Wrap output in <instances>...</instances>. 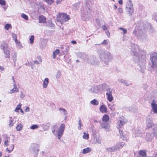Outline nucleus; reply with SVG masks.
Wrapping results in <instances>:
<instances>
[{
    "instance_id": "nucleus-9",
    "label": "nucleus",
    "mask_w": 157,
    "mask_h": 157,
    "mask_svg": "<svg viewBox=\"0 0 157 157\" xmlns=\"http://www.w3.org/2000/svg\"><path fill=\"white\" fill-rule=\"evenodd\" d=\"M151 105L154 113H157V104L156 103L155 100L152 101Z\"/></svg>"
},
{
    "instance_id": "nucleus-18",
    "label": "nucleus",
    "mask_w": 157,
    "mask_h": 157,
    "mask_svg": "<svg viewBox=\"0 0 157 157\" xmlns=\"http://www.w3.org/2000/svg\"><path fill=\"white\" fill-rule=\"evenodd\" d=\"M18 91L19 90L18 89L17 87H14L13 89L10 90V93L11 94H12L14 92H18Z\"/></svg>"
},
{
    "instance_id": "nucleus-10",
    "label": "nucleus",
    "mask_w": 157,
    "mask_h": 157,
    "mask_svg": "<svg viewBox=\"0 0 157 157\" xmlns=\"http://www.w3.org/2000/svg\"><path fill=\"white\" fill-rule=\"evenodd\" d=\"M39 22L43 23H46V18L43 15L40 16L38 17Z\"/></svg>"
},
{
    "instance_id": "nucleus-28",
    "label": "nucleus",
    "mask_w": 157,
    "mask_h": 157,
    "mask_svg": "<svg viewBox=\"0 0 157 157\" xmlns=\"http://www.w3.org/2000/svg\"><path fill=\"white\" fill-rule=\"evenodd\" d=\"M34 36L32 35L31 36L29 39L30 43L31 44H32L34 42Z\"/></svg>"
},
{
    "instance_id": "nucleus-34",
    "label": "nucleus",
    "mask_w": 157,
    "mask_h": 157,
    "mask_svg": "<svg viewBox=\"0 0 157 157\" xmlns=\"http://www.w3.org/2000/svg\"><path fill=\"white\" fill-rule=\"evenodd\" d=\"M120 29L122 30L123 32V33L124 34H125L127 32V30L124 28H120Z\"/></svg>"
},
{
    "instance_id": "nucleus-40",
    "label": "nucleus",
    "mask_w": 157,
    "mask_h": 157,
    "mask_svg": "<svg viewBox=\"0 0 157 157\" xmlns=\"http://www.w3.org/2000/svg\"><path fill=\"white\" fill-rule=\"evenodd\" d=\"M71 42L73 44H76V41L74 40L71 41Z\"/></svg>"
},
{
    "instance_id": "nucleus-38",
    "label": "nucleus",
    "mask_w": 157,
    "mask_h": 157,
    "mask_svg": "<svg viewBox=\"0 0 157 157\" xmlns=\"http://www.w3.org/2000/svg\"><path fill=\"white\" fill-rule=\"evenodd\" d=\"M37 58L39 60V61L40 62H42V59L40 56H39L37 57Z\"/></svg>"
},
{
    "instance_id": "nucleus-44",
    "label": "nucleus",
    "mask_w": 157,
    "mask_h": 157,
    "mask_svg": "<svg viewBox=\"0 0 157 157\" xmlns=\"http://www.w3.org/2000/svg\"><path fill=\"white\" fill-rule=\"evenodd\" d=\"M119 4H120L121 5H122V3H123L122 0H120V1L119 2Z\"/></svg>"
},
{
    "instance_id": "nucleus-32",
    "label": "nucleus",
    "mask_w": 157,
    "mask_h": 157,
    "mask_svg": "<svg viewBox=\"0 0 157 157\" xmlns=\"http://www.w3.org/2000/svg\"><path fill=\"white\" fill-rule=\"evenodd\" d=\"M108 44V42L106 40H104L101 44H99L98 45H100L101 44Z\"/></svg>"
},
{
    "instance_id": "nucleus-20",
    "label": "nucleus",
    "mask_w": 157,
    "mask_h": 157,
    "mask_svg": "<svg viewBox=\"0 0 157 157\" xmlns=\"http://www.w3.org/2000/svg\"><path fill=\"white\" fill-rule=\"evenodd\" d=\"M10 120H9V126L10 127H12L13 126V125H14V123L15 122H14L12 120V118L11 117H10Z\"/></svg>"
},
{
    "instance_id": "nucleus-50",
    "label": "nucleus",
    "mask_w": 157,
    "mask_h": 157,
    "mask_svg": "<svg viewBox=\"0 0 157 157\" xmlns=\"http://www.w3.org/2000/svg\"><path fill=\"white\" fill-rule=\"evenodd\" d=\"M2 141V139L0 137V144H1Z\"/></svg>"
},
{
    "instance_id": "nucleus-45",
    "label": "nucleus",
    "mask_w": 157,
    "mask_h": 157,
    "mask_svg": "<svg viewBox=\"0 0 157 157\" xmlns=\"http://www.w3.org/2000/svg\"><path fill=\"white\" fill-rule=\"evenodd\" d=\"M0 69L2 71L4 69V68L3 67L0 65Z\"/></svg>"
},
{
    "instance_id": "nucleus-27",
    "label": "nucleus",
    "mask_w": 157,
    "mask_h": 157,
    "mask_svg": "<svg viewBox=\"0 0 157 157\" xmlns=\"http://www.w3.org/2000/svg\"><path fill=\"white\" fill-rule=\"evenodd\" d=\"M5 28L6 30H8L10 28H11V25L10 24H6L5 26Z\"/></svg>"
},
{
    "instance_id": "nucleus-4",
    "label": "nucleus",
    "mask_w": 157,
    "mask_h": 157,
    "mask_svg": "<svg viewBox=\"0 0 157 157\" xmlns=\"http://www.w3.org/2000/svg\"><path fill=\"white\" fill-rule=\"evenodd\" d=\"M150 59L152 64V67L153 68H157V53H154L153 55L150 58Z\"/></svg>"
},
{
    "instance_id": "nucleus-48",
    "label": "nucleus",
    "mask_w": 157,
    "mask_h": 157,
    "mask_svg": "<svg viewBox=\"0 0 157 157\" xmlns=\"http://www.w3.org/2000/svg\"><path fill=\"white\" fill-rule=\"evenodd\" d=\"M114 6L115 9H117V7L116 5H114Z\"/></svg>"
},
{
    "instance_id": "nucleus-39",
    "label": "nucleus",
    "mask_w": 157,
    "mask_h": 157,
    "mask_svg": "<svg viewBox=\"0 0 157 157\" xmlns=\"http://www.w3.org/2000/svg\"><path fill=\"white\" fill-rule=\"evenodd\" d=\"M60 110H62L65 113H66V110L64 109H61L60 108L59 109Z\"/></svg>"
},
{
    "instance_id": "nucleus-37",
    "label": "nucleus",
    "mask_w": 157,
    "mask_h": 157,
    "mask_svg": "<svg viewBox=\"0 0 157 157\" xmlns=\"http://www.w3.org/2000/svg\"><path fill=\"white\" fill-rule=\"evenodd\" d=\"M102 28L103 30H104L107 29V28L105 25H103L102 27Z\"/></svg>"
},
{
    "instance_id": "nucleus-5",
    "label": "nucleus",
    "mask_w": 157,
    "mask_h": 157,
    "mask_svg": "<svg viewBox=\"0 0 157 157\" xmlns=\"http://www.w3.org/2000/svg\"><path fill=\"white\" fill-rule=\"evenodd\" d=\"M65 128V124H61L59 127V129L58 132V138L59 139H60V138L63 135Z\"/></svg>"
},
{
    "instance_id": "nucleus-23",
    "label": "nucleus",
    "mask_w": 157,
    "mask_h": 157,
    "mask_svg": "<svg viewBox=\"0 0 157 157\" xmlns=\"http://www.w3.org/2000/svg\"><path fill=\"white\" fill-rule=\"evenodd\" d=\"M22 125L21 124H18L16 127V129L18 131L21 130L22 128Z\"/></svg>"
},
{
    "instance_id": "nucleus-35",
    "label": "nucleus",
    "mask_w": 157,
    "mask_h": 157,
    "mask_svg": "<svg viewBox=\"0 0 157 157\" xmlns=\"http://www.w3.org/2000/svg\"><path fill=\"white\" fill-rule=\"evenodd\" d=\"M118 11L120 13H122L123 12V10L121 8H119L118 9Z\"/></svg>"
},
{
    "instance_id": "nucleus-7",
    "label": "nucleus",
    "mask_w": 157,
    "mask_h": 157,
    "mask_svg": "<svg viewBox=\"0 0 157 157\" xmlns=\"http://www.w3.org/2000/svg\"><path fill=\"white\" fill-rule=\"evenodd\" d=\"M126 7L128 9V12L130 13H133L134 11V9L133 8V5L132 4L131 1L129 0V2L126 5Z\"/></svg>"
},
{
    "instance_id": "nucleus-12",
    "label": "nucleus",
    "mask_w": 157,
    "mask_h": 157,
    "mask_svg": "<svg viewBox=\"0 0 157 157\" xmlns=\"http://www.w3.org/2000/svg\"><path fill=\"white\" fill-rule=\"evenodd\" d=\"M99 109L100 111L102 113H107V108L104 105H101Z\"/></svg>"
},
{
    "instance_id": "nucleus-46",
    "label": "nucleus",
    "mask_w": 157,
    "mask_h": 157,
    "mask_svg": "<svg viewBox=\"0 0 157 157\" xmlns=\"http://www.w3.org/2000/svg\"><path fill=\"white\" fill-rule=\"evenodd\" d=\"M20 111L22 113V114H23L24 113V112H23V111L22 110V109H20Z\"/></svg>"
},
{
    "instance_id": "nucleus-2",
    "label": "nucleus",
    "mask_w": 157,
    "mask_h": 157,
    "mask_svg": "<svg viewBox=\"0 0 157 157\" xmlns=\"http://www.w3.org/2000/svg\"><path fill=\"white\" fill-rule=\"evenodd\" d=\"M4 139V146L7 147L6 150L8 153H10L13 151L14 148V145L13 144H10V137L5 136Z\"/></svg>"
},
{
    "instance_id": "nucleus-11",
    "label": "nucleus",
    "mask_w": 157,
    "mask_h": 157,
    "mask_svg": "<svg viewBox=\"0 0 157 157\" xmlns=\"http://www.w3.org/2000/svg\"><path fill=\"white\" fill-rule=\"evenodd\" d=\"M101 126L102 128L105 129H108L109 127V125L107 122H103L101 124Z\"/></svg>"
},
{
    "instance_id": "nucleus-30",
    "label": "nucleus",
    "mask_w": 157,
    "mask_h": 157,
    "mask_svg": "<svg viewBox=\"0 0 157 157\" xmlns=\"http://www.w3.org/2000/svg\"><path fill=\"white\" fill-rule=\"evenodd\" d=\"M15 41L16 43L18 45V46H20L21 45V43L20 41H18L17 40V37L16 36V38L15 39Z\"/></svg>"
},
{
    "instance_id": "nucleus-13",
    "label": "nucleus",
    "mask_w": 157,
    "mask_h": 157,
    "mask_svg": "<svg viewBox=\"0 0 157 157\" xmlns=\"http://www.w3.org/2000/svg\"><path fill=\"white\" fill-rule=\"evenodd\" d=\"M139 154L142 157H146L147 156L146 151L145 150H139Z\"/></svg>"
},
{
    "instance_id": "nucleus-15",
    "label": "nucleus",
    "mask_w": 157,
    "mask_h": 157,
    "mask_svg": "<svg viewBox=\"0 0 157 157\" xmlns=\"http://www.w3.org/2000/svg\"><path fill=\"white\" fill-rule=\"evenodd\" d=\"M60 51L59 49H56L54 50L53 52V57L54 59H55L56 56L59 53Z\"/></svg>"
},
{
    "instance_id": "nucleus-52",
    "label": "nucleus",
    "mask_w": 157,
    "mask_h": 157,
    "mask_svg": "<svg viewBox=\"0 0 157 157\" xmlns=\"http://www.w3.org/2000/svg\"><path fill=\"white\" fill-rule=\"evenodd\" d=\"M4 157H9V156H5Z\"/></svg>"
},
{
    "instance_id": "nucleus-24",
    "label": "nucleus",
    "mask_w": 157,
    "mask_h": 157,
    "mask_svg": "<svg viewBox=\"0 0 157 157\" xmlns=\"http://www.w3.org/2000/svg\"><path fill=\"white\" fill-rule=\"evenodd\" d=\"M106 150L108 152H114V151L115 149L113 147H111L107 148L106 149Z\"/></svg>"
},
{
    "instance_id": "nucleus-8",
    "label": "nucleus",
    "mask_w": 157,
    "mask_h": 157,
    "mask_svg": "<svg viewBox=\"0 0 157 157\" xmlns=\"http://www.w3.org/2000/svg\"><path fill=\"white\" fill-rule=\"evenodd\" d=\"M108 92L106 93V95L107 96V99L109 102L112 101L113 98L112 95V91L110 90V89H109L107 90Z\"/></svg>"
},
{
    "instance_id": "nucleus-41",
    "label": "nucleus",
    "mask_w": 157,
    "mask_h": 157,
    "mask_svg": "<svg viewBox=\"0 0 157 157\" xmlns=\"http://www.w3.org/2000/svg\"><path fill=\"white\" fill-rule=\"evenodd\" d=\"M29 108L28 107H27L26 108V109H25V111H26V112H28V111H29Z\"/></svg>"
},
{
    "instance_id": "nucleus-53",
    "label": "nucleus",
    "mask_w": 157,
    "mask_h": 157,
    "mask_svg": "<svg viewBox=\"0 0 157 157\" xmlns=\"http://www.w3.org/2000/svg\"><path fill=\"white\" fill-rule=\"evenodd\" d=\"M113 1H114V0H113Z\"/></svg>"
},
{
    "instance_id": "nucleus-47",
    "label": "nucleus",
    "mask_w": 157,
    "mask_h": 157,
    "mask_svg": "<svg viewBox=\"0 0 157 157\" xmlns=\"http://www.w3.org/2000/svg\"><path fill=\"white\" fill-rule=\"evenodd\" d=\"M34 63H37V64H39V63L37 61H36V60L35 61H34Z\"/></svg>"
},
{
    "instance_id": "nucleus-1",
    "label": "nucleus",
    "mask_w": 157,
    "mask_h": 157,
    "mask_svg": "<svg viewBox=\"0 0 157 157\" xmlns=\"http://www.w3.org/2000/svg\"><path fill=\"white\" fill-rule=\"evenodd\" d=\"M70 19L68 15L66 13H59L56 17V20L63 24Z\"/></svg>"
},
{
    "instance_id": "nucleus-14",
    "label": "nucleus",
    "mask_w": 157,
    "mask_h": 157,
    "mask_svg": "<svg viewBox=\"0 0 157 157\" xmlns=\"http://www.w3.org/2000/svg\"><path fill=\"white\" fill-rule=\"evenodd\" d=\"M109 119V116L107 114H105L102 117V121L103 122H107Z\"/></svg>"
},
{
    "instance_id": "nucleus-26",
    "label": "nucleus",
    "mask_w": 157,
    "mask_h": 157,
    "mask_svg": "<svg viewBox=\"0 0 157 157\" xmlns=\"http://www.w3.org/2000/svg\"><path fill=\"white\" fill-rule=\"evenodd\" d=\"M21 17L23 18L24 19H25L26 20H28V16L26 14L23 13H22L21 15Z\"/></svg>"
},
{
    "instance_id": "nucleus-21",
    "label": "nucleus",
    "mask_w": 157,
    "mask_h": 157,
    "mask_svg": "<svg viewBox=\"0 0 157 157\" xmlns=\"http://www.w3.org/2000/svg\"><path fill=\"white\" fill-rule=\"evenodd\" d=\"M90 103L94 105H97L98 104V101L95 99L91 101Z\"/></svg>"
},
{
    "instance_id": "nucleus-19",
    "label": "nucleus",
    "mask_w": 157,
    "mask_h": 157,
    "mask_svg": "<svg viewBox=\"0 0 157 157\" xmlns=\"http://www.w3.org/2000/svg\"><path fill=\"white\" fill-rule=\"evenodd\" d=\"M22 105L21 104H19L18 105L15 109V111L16 112L18 113L19 112V110L21 109V107Z\"/></svg>"
},
{
    "instance_id": "nucleus-3",
    "label": "nucleus",
    "mask_w": 157,
    "mask_h": 157,
    "mask_svg": "<svg viewBox=\"0 0 157 157\" xmlns=\"http://www.w3.org/2000/svg\"><path fill=\"white\" fill-rule=\"evenodd\" d=\"M8 47V44L5 41L2 42L1 45V47L3 49L5 54V57L9 59L10 57V53Z\"/></svg>"
},
{
    "instance_id": "nucleus-51",
    "label": "nucleus",
    "mask_w": 157,
    "mask_h": 157,
    "mask_svg": "<svg viewBox=\"0 0 157 157\" xmlns=\"http://www.w3.org/2000/svg\"><path fill=\"white\" fill-rule=\"evenodd\" d=\"M24 96H23V95H21V98H22V97H24Z\"/></svg>"
},
{
    "instance_id": "nucleus-22",
    "label": "nucleus",
    "mask_w": 157,
    "mask_h": 157,
    "mask_svg": "<svg viewBox=\"0 0 157 157\" xmlns=\"http://www.w3.org/2000/svg\"><path fill=\"white\" fill-rule=\"evenodd\" d=\"M82 137L84 139L88 140L89 138V135L88 133H86V132H84L83 133V135L82 136Z\"/></svg>"
},
{
    "instance_id": "nucleus-49",
    "label": "nucleus",
    "mask_w": 157,
    "mask_h": 157,
    "mask_svg": "<svg viewBox=\"0 0 157 157\" xmlns=\"http://www.w3.org/2000/svg\"><path fill=\"white\" fill-rule=\"evenodd\" d=\"M2 155V153L0 151V157H1Z\"/></svg>"
},
{
    "instance_id": "nucleus-16",
    "label": "nucleus",
    "mask_w": 157,
    "mask_h": 157,
    "mask_svg": "<svg viewBox=\"0 0 157 157\" xmlns=\"http://www.w3.org/2000/svg\"><path fill=\"white\" fill-rule=\"evenodd\" d=\"M48 79L46 78L44 79L43 81V87L44 88H46L47 87L48 85Z\"/></svg>"
},
{
    "instance_id": "nucleus-17",
    "label": "nucleus",
    "mask_w": 157,
    "mask_h": 157,
    "mask_svg": "<svg viewBox=\"0 0 157 157\" xmlns=\"http://www.w3.org/2000/svg\"><path fill=\"white\" fill-rule=\"evenodd\" d=\"M91 151V149L89 147L85 148L83 150L82 153L83 154H86L90 152Z\"/></svg>"
},
{
    "instance_id": "nucleus-36",
    "label": "nucleus",
    "mask_w": 157,
    "mask_h": 157,
    "mask_svg": "<svg viewBox=\"0 0 157 157\" xmlns=\"http://www.w3.org/2000/svg\"><path fill=\"white\" fill-rule=\"evenodd\" d=\"M106 35L108 37H109L110 36V33L109 31H107V32H106Z\"/></svg>"
},
{
    "instance_id": "nucleus-6",
    "label": "nucleus",
    "mask_w": 157,
    "mask_h": 157,
    "mask_svg": "<svg viewBox=\"0 0 157 157\" xmlns=\"http://www.w3.org/2000/svg\"><path fill=\"white\" fill-rule=\"evenodd\" d=\"M127 122V121L124 118L120 117L117 124V128H121V127L124 125Z\"/></svg>"
},
{
    "instance_id": "nucleus-29",
    "label": "nucleus",
    "mask_w": 157,
    "mask_h": 157,
    "mask_svg": "<svg viewBox=\"0 0 157 157\" xmlns=\"http://www.w3.org/2000/svg\"><path fill=\"white\" fill-rule=\"evenodd\" d=\"M38 126L37 124H33L30 127V128L32 129H35L37 128H38Z\"/></svg>"
},
{
    "instance_id": "nucleus-25",
    "label": "nucleus",
    "mask_w": 157,
    "mask_h": 157,
    "mask_svg": "<svg viewBox=\"0 0 157 157\" xmlns=\"http://www.w3.org/2000/svg\"><path fill=\"white\" fill-rule=\"evenodd\" d=\"M49 5H51L53 3L54 0H44Z\"/></svg>"
},
{
    "instance_id": "nucleus-31",
    "label": "nucleus",
    "mask_w": 157,
    "mask_h": 157,
    "mask_svg": "<svg viewBox=\"0 0 157 157\" xmlns=\"http://www.w3.org/2000/svg\"><path fill=\"white\" fill-rule=\"evenodd\" d=\"M78 125H79V127H78V128L79 129H81V127L82 125L81 123V120L80 118L78 121Z\"/></svg>"
},
{
    "instance_id": "nucleus-43",
    "label": "nucleus",
    "mask_w": 157,
    "mask_h": 157,
    "mask_svg": "<svg viewBox=\"0 0 157 157\" xmlns=\"http://www.w3.org/2000/svg\"><path fill=\"white\" fill-rule=\"evenodd\" d=\"M63 0H57L56 2L57 3H59Z\"/></svg>"
},
{
    "instance_id": "nucleus-42",
    "label": "nucleus",
    "mask_w": 157,
    "mask_h": 157,
    "mask_svg": "<svg viewBox=\"0 0 157 157\" xmlns=\"http://www.w3.org/2000/svg\"><path fill=\"white\" fill-rule=\"evenodd\" d=\"M119 132L120 134L123 136V134L122 131L121 130H119Z\"/></svg>"
},
{
    "instance_id": "nucleus-33",
    "label": "nucleus",
    "mask_w": 157,
    "mask_h": 157,
    "mask_svg": "<svg viewBox=\"0 0 157 157\" xmlns=\"http://www.w3.org/2000/svg\"><path fill=\"white\" fill-rule=\"evenodd\" d=\"M0 4L2 5H4L6 4V2L4 0H0Z\"/></svg>"
}]
</instances>
